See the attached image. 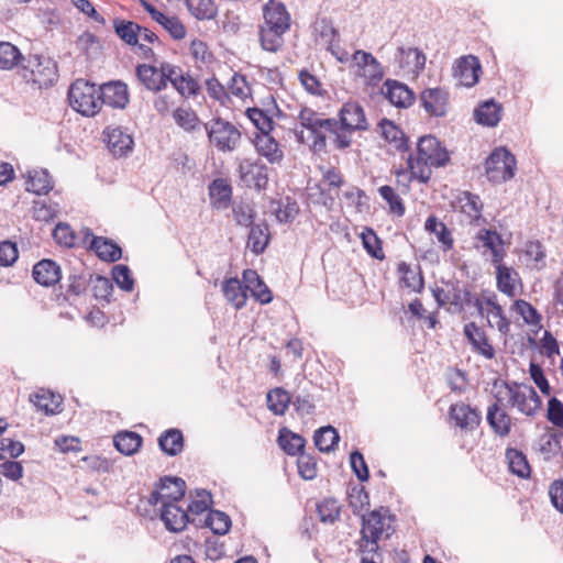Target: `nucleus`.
I'll use <instances>...</instances> for the list:
<instances>
[{"label":"nucleus","mask_w":563,"mask_h":563,"mask_svg":"<svg viewBox=\"0 0 563 563\" xmlns=\"http://www.w3.org/2000/svg\"><path fill=\"white\" fill-rule=\"evenodd\" d=\"M450 162V155L441 142L433 135H424L417 144V156L408 157V168L400 169L398 178L405 176L409 180L418 179L427 184L431 178L432 167H443Z\"/></svg>","instance_id":"f257e3e1"},{"label":"nucleus","mask_w":563,"mask_h":563,"mask_svg":"<svg viewBox=\"0 0 563 563\" xmlns=\"http://www.w3.org/2000/svg\"><path fill=\"white\" fill-rule=\"evenodd\" d=\"M298 119L302 130H295L297 141L309 145L314 153L324 151L327 146L325 132L335 136L336 120L323 119L309 108H302Z\"/></svg>","instance_id":"f03ea898"},{"label":"nucleus","mask_w":563,"mask_h":563,"mask_svg":"<svg viewBox=\"0 0 563 563\" xmlns=\"http://www.w3.org/2000/svg\"><path fill=\"white\" fill-rule=\"evenodd\" d=\"M365 130H367V121L363 107L352 101L344 103L339 111L335 137H333L334 146L338 150L347 148L352 143V133Z\"/></svg>","instance_id":"7ed1b4c3"},{"label":"nucleus","mask_w":563,"mask_h":563,"mask_svg":"<svg viewBox=\"0 0 563 563\" xmlns=\"http://www.w3.org/2000/svg\"><path fill=\"white\" fill-rule=\"evenodd\" d=\"M99 91L100 88L95 84L85 79H77L68 90L69 104L84 115H95L101 107Z\"/></svg>","instance_id":"20e7f679"},{"label":"nucleus","mask_w":563,"mask_h":563,"mask_svg":"<svg viewBox=\"0 0 563 563\" xmlns=\"http://www.w3.org/2000/svg\"><path fill=\"white\" fill-rule=\"evenodd\" d=\"M209 142L220 152H233L241 142L240 130L222 118H214L202 124Z\"/></svg>","instance_id":"39448f33"},{"label":"nucleus","mask_w":563,"mask_h":563,"mask_svg":"<svg viewBox=\"0 0 563 563\" xmlns=\"http://www.w3.org/2000/svg\"><path fill=\"white\" fill-rule=\"evenodd\" d=\"M507 406L517 408L521 413L532 417L541 409L542 400L532 386L520 385L516 382H504Z\"/></svg>","instance_id":"423d86ee"},{"label":"nucleus","mask_w":563,"mask_h":563,"mask_svg":"<svg viewBox=\"0 0 563 563\" xmlns=\"http://www.w3.org/2000/svg\"><path fill=\"white\" fill-rule=\"evenodd\" d=\"M517 162L505 147L495 148L485 161V174L489 181L506 183L515 176Z\"/></svg>","instance_id":"0eeeda50"},{"label":"nucleus","mask_w":563,"mask_h":563,"mask_svg":"<svg viewBox=\"0 0 563 563\" xmlns=\"http://www.w3.org/2000/svg\"><path fill=\"white\" fill-rule=\"evenodd\" d=\"M24 70H29L30 75H24L27 80L33 81L40 88H47L57 80V65L48 57L44 56H30L26 64L22 65Z\"/></svg>","instance_id":"6e6552de"},{"label":"nucleus","mask_w":563,"mask_h":563,"mask_svg":"<svg viewBox=\"0 0 563 563\" xmlns=\"http://www.w3.org/2000/svg\"><path fill=\"white\" fill-rule=\"evenodd\" d=\"M186 494V482L176 476H164L159 478L155 485V489L148 497V504L152 506L162 504L164 507L165 503L169 500H181Z\"/></svg>","instance_id":"1a4fd4ad"},{"label":"nucleus","mask_w":563,"mask_h":563,"mask_svg":"<svg viewBox=\"0 0 563 563\" xmlns=\"http://www.w3.org/2000/svg\"><path fill=\"white\" fill-rule=\"evenodd\" d=\"M385 515L380 510H373L363 516L361 550L363 552H376L378 550V540L384 530Z\"/></svg>","instance_id":"9d476101"},{"label":"nucleus","mask_w":563,"mask_h":563,"mask_svg":"<svg viewBox=\"0 0 563 563\" xmlns=\"http://www.w3.org/2000/svg\"><path fill=\"white\" fill-rule=\"evenodd\" d=\"M453 76L461 86L473 87L479 80L482 66L478 57L465 55L457 58L453 65Z\"/></svg>","instance_id":"9b49d317"},{"label":"nucleus","mask_w":563,"mask_h":563,"mask_svg":"<svg viewBox=\"0 0 563 563\" xmlns=\"http://www.w3.org/2000/svg\"><path fill=\"white\" fill-rule=\"evenodd\" d=\"M495 398L496 401L487 408L486 420L496 435L506 438L511 431L512 419L506 410L501 408V402L505 399L501 396V391H498Z\"/></svg>","instance_id":"f8f14e48"},{"label":"nucleus","mask_w":563,"mask_h":563,"mask_svg":"<svg viewBox=\"0 0 563 563\" xmlns=\"http://www.w3.org/2000/svg\"><path fill=\"white\" fill-rule=\"evenodd\" d=\"M421 106L429 115L444 117L449 106V92L441 88H427L420 95Z\"/></svg>","instance_id":"ddd939ff"},{"label":"nucleus","mask_w":563,"mask_h":563,"mask_svg":"<svg viewBox=\"0 0 563 563\" xmlns=\"http://www.w3.org/2000/svg\"><path fill=\"white\" fill-rule=\"evenodd\" d=\"M239 170L241 178L249 185L253 186L257 190H264L268 184V168L265 164L260 161L252 162L251 159H244Z\"/></svg>","instance_id":"4468645a"},{"label":"nucleus","mask_w":563,"mask_h":563,"mask_svg":"<svg viewBox=\"0 0 563 563\" xmlns=\"http://www.w3.org/2000/svg\"><path fill=\"white\" fill-rule=\"evenodd\" d=\"M463 333L475 353L487 360L495 357V349L489 343L483 328L478 327L475 322H468L464 325Z\"/></svg>","instance_id":"2eb2a0df"},{"label":"nucleus","mask_w":563,"mask_h":563,"mask_svg":"<svg viewBox=\"0 0 563 563\" xmlns=\"http://www.w3.org/2000/svg\"><path fill=\"white\" fill-rule=\"evenodd\" d=\"M100 104L124 109L129 103L128 86L122 81H110L99 86Z\"/></svg>","instance_id":"dca6fc26"},{"label":"nucleus","mask_w":563,"mask_h":563,"mask_svg":"<svg viewBox=\"0 0 563 563\" xmlns=\"http://www.w3.org/2000/svg\"><path fill=\"white\" fill-rule=\"evenodd\" d=\"M178 500H169L161 509V519L167 530L173 532L183 531L188 521V512L177 505Z\"/></svg>","instance_id":"f3484780"},{"label":"nucleus","mask_w":563,"mask_h":563,"mask_svg":"<svg viewBox=\"0 0 563 563\" xmlns=\"http://www.w3.org/2000/svg\"><path fill=\"white\" fill-rule=\"evenodd\" d=\"M107 146L115 157L125 156L133 148V139L121 128H107L103 132Z\"/></svg>","instance_id":"a211bd4d"},{"label":"nucleus","mask_w":563,"mask_h":563,"mask_svg":"<svg viewBox=\"0 0 563 563\" xmlns=\"http://www.w3.org/2000/svg\"><path fill=\"white\" fill-rule=\"evenodd\" d=\"M450 417L457 427L465 430H474L482 421L481 411L463 402L450 407Z\"/></svg>","instance_id":"6ab92c4d"},{"label":"nucleus","mask_w":563,"mask_h":563,"mask_svg":"<svg viewBox=\"0 0 563 563\" xmlns=\"http://www.w3.org/2000/svg\"><path fill=\"white\" fill-rule=\"evenodd\" d=\"M384 88L385 97L397 108H408L416 99L413 91L400 81L387 79L384 82Z\"/></svg>","instance_id":"aec40b11"},{"label":"nucleus","mask_w":563,"mask_h":563,"mask_svg":"<svg viewBox=\"0 0 563 563\" xmlns=\"http://www.w3.org/2000/svg\"><path fill=\"white\" fill-rule=\"evenodd\" d=\"M395 59L400 68L419 74L424 69L427 57L424 53L417 47L405 48L404 46H399Z\"/></svg>","instance_id":"412c9836"},{"label":"nucleus","mask_w":563,"mask_h":563,"mask_svg":"<svg viewBox=\"0 0 563 563\" xmlns=\"http://www.w3.org/2000/svg\"><path fill=\"white\" fill-rule=\"evenodd\" d=\"M34 280L45 287L54 286L62 278L59 265L53 260H42L33 266Z\"/></svg>","instance_id":"4be33fe9"},{"label":"nucleus","mask_w":563,"mask_h":563,"mask_svg":"<svg viewBox=\"0 0 563 563\" xmlns=\"http://www.w3.org/2000/svg\"><path fill=\"white\" fill-rule=\"evenodd\" d=\"M264 24L271 27L282 26L284 30L290 27V15L284 3L269 0L263 9Z\"/></svg>","instance_id":"5701e85b"},{"label":"nucleus","mask_w":563,"mask_h":563,"mask_svg":"<svg viewBox=\"0 0 563 563\" xmlns=\"http://www.w3.org/2000/svg\"><path fill=\"white\" fill-rule=\"evenodd\" d=\"M242 277L245 284V289H249L256 300L264 305L269 303L273 300L272 291L256 271L251 268L244 269Z\"/></svg>","instance_id":"b1692460"},{"label":"nucleus","mask_w":563,"mask_h":563,"mask_svg":"<svg viewBox=\"0 0 563 563\" xmlns=\"http://www.w3.org/2000/svg\"><path fill=\"white\" fill-rule=\"evenodd\" d=\"M378 128L384 140L391 144L396 151L406 152L409 150L406 134L393 121L382 119L378 123Z\"/></svg>","instance_id":"393cba45"},{"label":"nucleus","mask_w":563,"mask_h":563,"mask_svg":"<svg viewBox=\"0 0 563 563\" xmlns=\"http://www.w3.org/2000/svg\"><path fill=\"white\" fill-rule=\"evenodd\" d=\"M89 249L92 250L100 260L106 262L114 263L122 257L121 247L108 238L92 236Z\"/></svg>","instance_id":"a878e982"},{"label":"nucleus","mask_w":563,"mask_h":563,"mask_svg":"<svg viewBox=\"0 0 563 563\" xmlns=\"http://www.w3.org/2000/svg\"><path fill=\"white\" fill-rule=\"evenodd\" d=\"M137 79L151 91L158 92L165 89V82L162 78V66L141 64L135 68Z\"/></svg>","instance_id":"bb28decb"},{"label":"nucleus","mask_w":563,"mask_h":563,"mask_svg":"<svg viewBox=\"0 0 563 563\" xmlns=\"http://www.w3.org/2000/svg\"><path fill=\"white\" fill-rule=\"evenodd\" d=\"M424 230L431 234H434L438 242L441 244V249L444 252L451 251L454 246V239L451 230L440 221L435 216H430L424 222Z\"/></svg>","instance_id":"cd10ccee"},{"label":"nucleus","mask_w":563,"mask_h":563,"mask_svg":"<svg viewBox=\"0 0 563 563\" xmlns=\"http://www.w3.org/2000/svg\"><path fill=\"white\" fill-rule=\"evenodd\" d=\"M497 289L506 296H516V286L520 283L519 273L507 265H498L496 271Z\"/></svg>","instance_id":"c85d7f7f"},{"label":"nucleus","mask_w":563,"mask_h":563,"mask_svg":"<svg viewBox=\"0 0 563 563\" xmlns=\"http://www.w3.org/2000/svg\"><path fill=\"white\" fill-rule=\"evenodd\" d=\"M222 292L235 309H242L247 300L245 286L238 278H228L222 284Z\"/></svg>","instance_id":"c756f323"},{"label":"nucleus","mask_w":563,"mask_h":563,"mask_svg":"<svg viewBox=\"0 0 563 563\" xmlns=\"http://www.w3.org/2000/svg\"><path fill=\"white\" fill-rule=\"evenodd\" d=\"M53 189L52 177L46 169L27 172L26 190L36 195H47Z\"/></svg>","instance_id":"7c9ffc66"},{"label":"nucleus","mask_w":563,"mask_h":563,"mask_svg":"<svg viewBox=\"0 0 563 563\" xmlns=\"http://www.w3.org/2000/svg\"><path fill=\"white\" fill-rule=\"evenodd\" d=\"M255 147L260 155L267 158L272 164L279 163L283 158V151L274 137L269 133H262L255 140Z\"/></svg>","instance_id":"2f4dec72"},{"label":"nucleus","mask_w":563,"mask_h":563,"mask_svg":"<svg viewBox=\"0 0 563 563\" xmlns=\"http://www.w3.org/2000/svg\"><path fill=\"white\" fill-rule=\"evenodd\" d=\"M287 31L282 26L271 27L262 24L260 26V41L263 49L277 52L284 44L283 36Z\"/></svg>","instance_id":"473e14b6"},{"label":"nucleus","mask_w":563,"mask_h":563,"mask_svg":"<svg viewBox=\"0 0 563 563\" xmlns=\"http://www.w3.org/2000/svg\"><path fill=\"white\" fill-rule=\"evenodd\" d=\"M477 123L496 126L501 118V107L494 100L483 102L474 112Z\"/></svg>","instance_id":"72a5a7b5"},{"label":"nucleus","mask_w":563,"mask_h":563,"mask_svg":"<svg viewBox=\"0 0 563 563\" xmlns=\"http://www.w3.org/2000/svg\"><path fill=\"white\" fill-rule=\"evenodd\" d=\"M159 449L169 456L179 454L184 449V437L178 429H168L158 438Z\"/></svg>","instance_id":"f704fd0d"},{"label":"nucleus","mask_w":563,"mask_h":563,"mask_svg":"<svg viewBox=\"0 0 563 563\" xmlns=\"http://www.w3.org/2000/svg\"><path fill=\"white\" fill-rule=\"evenodd\" d=\"M313 441L320 452L329 453L335 449L340 441V435L332 426L321 427L314 431Z\"/></svg>","instance_id":"c9c22d12"},{"label":"nucleus","mask_w":563,"mask_h":563,"mask_svg":"<svg viewBox=\"0 0 563 563\" xmlns=\"http://www.w3.org/2000/svg\"><path fill=\"white\" fill-rule=\"evenodd\" d=\"M114 446L124 455H133L142 444V437L133 431H120L113 438Z\"/></svg>","instance_id":"e433bc0d"},{"label":"nucleus","mask_w":563,"mask_h":563,"mask_svg":"<svg viewBox=\"0 0 563 563\" xmlns=\"http://www.w3.org/2000/svg\"><path fill=\"white\" fill-rule=\"evenodd\" d=\"M247 246L255 255L262 254L269 241L268 227L265 223L250 225Z\"/></svg>","instance_id":"4c0bfd02"},{"label":"nucleus","mask_w":563,"mask_h":563,"mask_svg":"<svg viewBox=\"0 0 563 563\" xmlns=\"http://www.w3.org/2000/svg\"><path fill=\"white\" fill-rule=\"evenodd\" d=\"M26 59L20 49L10 42H0V69L10 70L15 66H21Z\"/></svg>","instance_id":"58836bf2"},{"label":"nucleus","mask_w":563,"mask_h":563,"mask_svg":"<svg viewBox=\"0 0 563 563\" xmlns=\"http://www.w3.org/2000/svg\"><path fill=\"white\" fill-rule=\"evenodd\" d=\"M278 444L288 455L295 456L303 452L306 440L303 437L284 428L279 431Z\"/></svg>","instance_id":"ea45409f"},{"label":"nucleus","mask_w":563,"mask_h":563,"mask_svg":"<svg viewBox=\"0 0 563 563\" xmlns=\"http://www.w3.org/2000/svg\"><path fill=\"white\" fill-rule=\"evenodd\" d=\"M113 27L117 35L128 45L135 46L139 44V34L142 32V26L133 21L115 19Z\"/></svg>","instance_id":"a19ab883"},{"label":"nucleus","mask_w":563,"mask_h":563,"mask_svg":"<svg viewBox=\"0 0 563 563\" xmlns=\"http://www.w3.org/2000/svg\"><path fill=\"white\" fill-rule=\"evenodd\" d=\"M506 459L508 461L509 471L520 478H528L531 473L530 465L526 455L516 449L506 450Z\"/></svg>","instance_id":"79ce46f5"},{"label":"nucleus","mask_w":563,"mask_h":563,"mask_svg":"<svg viewBox=\"0 0 563 563\" xmlns=\"http://www.w3.org/2000/svg\"><path fill=\"white\" fill-rule=\"evenodd\" d=\"M523 254L530 268L541 271L545 267L547 253L540 241H528L525 245Z\"/></svg>","instance_id":"37998d69"},{"label":"nucleus","mask_w":563,"mask_h":563,"mask_svg":"<svg viewBox=\"0 0 563 563\" xmlns=\"http://www.w3.org/2000/svg\"><path fill=\"white\" fill-rule=\"evenodd\" d=\"M30 401L45 415H53L56 412L59 401L57 397L47 389H40L38 391L30 395Z\"/></svg>","instance_id":"c03bdc74"},{"label":"nucleus","mask_w":563,"mask_h":563,"mask_svg":"<svg viewBox=\"0 0 563 563\" xmlns=\"http://www.w3.org/2000/svg\"><path fill=\"white\" fill-rule=\"evenodd\" d=\"M290 402V395L280 387H277L267 394V407L276 416H283Z\"/></svg>","instance_id":"a18cd8bd"},{"label":"nucleus","mask_w":563,"mask_h":563,"mask_svg":"<svg viewBox=\"0 0 563 563\" xmlns=\"http://www.w3.org/2000/svg\"><path fill=\"white\" fill-rule=\"evenodd\" d=\"M398 273L405 287L410 288L413 291L421 292L424 285L421 272L416 273L406 262H400L398 264Z\"/></svg>","instance_id":"49530a36"},{"label":"nucleus","mask_w":563,"mask_h":563,"mask_svg":"<svg viewBox=\"0 0 563 563\" xmlns=\"http://www.w3.org/2000/svg\"><path fill=\"white\" fill-rule=\"evenodd\" d=\"M186 2L191 14L198 20H211L218 13L213 0H187Z\"/></svg>","instance_id":"de8ad7c7"},{"label":"nucleus","mask_w":563,"mask_h":563,"mask_svg":"<svg viewBox=\"0 0 563 563\" xmlns=\"http://www.w3.org/2000/svg\"><path fill=\"white\" fill-rule=\"evenodd\" d=\"M59 213V205L57 202L46 201L45 199L34 200L33 218L37 221L49 222Z\"/></svg>","instance_id":"09e8293b"},{"label":"nucleus","mask_w":563,"mask_h":563,"mask_svg":"<svg viewBox=\"0 0 563 563\" xmlns=\"http://www.w3.org/2000/svg\"><path fill=\"white\" fill-rule=\"evenodd\" d=\"M154 21L162 25L174 40H183L186 35L184 24L175 15H166L159 11Z\"/></svg>","instance_id":"8fccbe9b"},{"label":"nucleus","mask_w":563,"mask_h":563,"mask_svg":"<svg viewBox=\"0 0 563 563\" xmlns=\"http://www.w3.org/2000/svg\"><path fill=\"white\" fill-rule=\"evenodd\" d=\"M512 308L523 319L525 323L541 328L542 317L530 302L523 299H517Z\"/></svg>","instance_id":"3c124183"},{"label":"nucleus","mask_w":563,"mask_h":563,"mask_svg":"<svg viewBox=\"0 0 563 563\" xmlns=\"http://www.w3.org/2000/svg\"><path fill=\"white\" fill-rule=\"evenodd\" d=\"M269 109L263 110L254 107L246 110V115L258 131L262 133H269L274 125V121L269 114Z\"/></svg>","instance_id":"603ef678"},{"label":"nucleus","mask_w":563,"mask_h":563,"mask_svg":"<svg viewBox=\"0 0 563 563\" xmlns=\"http://www.w3.org/2000/svg\"><path fill=\"white\" fill-rule=\"evenodd\" d=\"M206 525L214 534L224 536L231 528V519L223 511L210 510L206 519Z\"/></svg>","instance_id":"864d4df0"},{"label":"nucleus","mask_w":563,"mask_h":563,"mask_svg":"<svg viewBox=\"0 0 563 563\" xmlns=\"http://www.w3.org/2000/svg\"><path fill=\"white\" fill-rule=\"evenodd\" d=\"M378 192L380 197L388 203L390 213L399 218L406 213L405 203L400 196L395 192L393 187L388 185L380 186L378 188Z\"/></svg>","instance_id":"5fc2aeb1"},{"label":"nucleus","mask_w":563,"mask_h":563,"mask_svg":"<svg viewBox=\"0 0 563 563\" xmlns=\"http://www.w3.org/2000/svg\"><path fill=\"white\" fill-rule=\"evenodd\" d=\"M459 203L462 212L475 219L481 217L483 203L479 199V196L470 191H463L459 196Z\"/></svg>","instance_id":"6e6d98bb"},{"label":"nucleus","mask_w":563,"mask_h":563,"mask_svg":"<svg viewBox=\"0 0 563 563\" xmlns=\"http://www.w3.org/2000/svg\"><path fill=\"white\" fill-rule=\"evenodd\" d=\"M361 238L364 249L372 257L376 260L385 258V254L382 249V242L373 229L365 228L361 234Z\"/></svg>","instance_id":"4d7b16f0"},{"label":"nucleus","mask_w":563,"mask_h":563,"mask_svg":"<svg viewBox=\"0 0 563 563\" xmlns=\"http://www.w3.org/2000/svg\"><path fill=\"white\" fill-rule=\"evenodd\" d=\"M92 274L82 272L80 274H70L68 277L67 294L80 296L86 292L90 286Z\"/></svg>","instance_id":"13d9d810"},{"label":"nucleus","mask_w":563,"mask_h":563,"mask_svg":"<svg viewBox=\"0 0 563 563\" xmlns=\"http://www.w3.org/2000/svg\"><path fill=\"white\" fill-rule=\"evenodd\" d=\"M317 511L322 522L333 523L339 518L340 506L334 498H327L318 504Z\"/></svg>","instance_id":"bf43d9fd"},{"label":"nucleus","mask_w":563,"mask_h":563,"mask_svg":"<svg viewBox=\"0 0 563 563\" xmlns=\"http://www.w3.org/2000/svg\"><path fill=\"white\" fill-rule=\"evenodd\" d=\"M90 286L96 299H104L109 301L113 291V285L109 278L101 275H92Z\"/></svg>","instance_id":"052dcab7"},{"label":"nucleus","mask_w":563,"mask_h":563,"mask_svg":"<svg viewBox=\"0 0 563 563\" xmlns=\"http://www.w3.org/2000/svg\"><path fill=\"white\" fill-rule=\"evenodd\" d=\"M232 214L236 224L243 227L252 225L255 217L253 208L245 202H234L232 206Z\"/></svg>","instance_id":"680f3d73"},{"label":"nucleus","mask_w":563,"mask_h":563,"mask_svg":"<svg viewBox=\"0 0 563 563\" xmlns=\"http://www.w3.org/2000/svg\"><path fill=\"white\" fill-rule=\"evenodd\" d=\"M174 88L183 97L196 96L200 90L198 81L188 71L179 75L178 81L174 82Z\"/></svg>","instance_id":"e2e57ef3"},{"label":"nucleus","mask_w":563,"mask_h":563,"mask_svg":"<svg viewBox=\"0 0 563 563\" xmlns=\"http://www.w3.org/2000/svg\"><path fill=\"white\" fill-rule=\"evenodd\" d=\"M112 278L117 285L124 291H131L134 287V279L126 265H115L112 268Z\"/></svg>","instance_id":"0e129e2a"},{"label":"nucleus","mask_w":563,"mask_h":563,"mask_svg":"<svg viewBox=\"0 0 563 563\" xmlns=\"http://www.w3.org/2000/svg\"><path fill=\"white\" fill-rule=\"evenodd\" d=\"M174 119L176 123L186 131H194L201 124L194 111L181 108L175 110Z\"/></svg>","instance_id":"69168bd1"},{"label":"nucleus","mask_w":563,"mask_h":563,"mask_svg":"<svg viewBox=\"0 0 563 563\" xmlns=\"http://www.w3.org/2000/svg\"><path fill=\"white\" fill-rule=\"evenodd\" d=\"M53 238L59 245L73 247L76 244V235L69 224L59 222L53 230Z\"/></svg>","instance_id":"338daca9"},{"label":"nucleus","mask_w":563,"mask_h":563,"mask_svg":"<svg viewBox=\"0 0 563 563\" xmlns=\"http://www.w3.org/2000/svg\"><path fill=\"white\" fill-rule=\"evenodd\" d=\"M547 419L555 427L563 429V402L556 397L548 401Z\"/></svg>","instance_id":"774afa93"}]
</instances>
